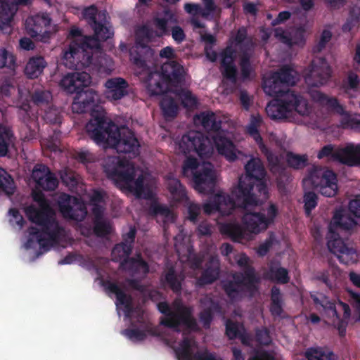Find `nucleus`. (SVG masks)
Returning <instances> with one entry per match:
<instances>
[{
  "mask_svg": "<svg viewBox=\"0 0 360 360\" xmlns=\"http://www.w3.org/2000/svg\"><path fill=\"white\" fill-rule=\"evenodd\" d=\"M246 176L240 177L232 195L219 192L203 205L204 212H219L230 215L236 207L246 209L257 205L269 198L264 166L259 158H252L245 165Z\"/></svg>",
  "mask_w": 360,
  "mask_h": 360,
  "instance_id": "obj_1",
  "label": "nucleus"
},
{
  "mask_svg": "<svg viewBox=\"0 0 360 360\" xmlns=\"http://www.w3.org/2000/svg\"><path fill=\"white\" fill-rule=\"evenodd\" d=\"M83 18L94 31L92 37H85L72 43L63 53L65 66L70 69L89 67L93 63V55L101 51V41L111 38L113 30L106 25L105 11H98L94 5L86 7L82 12Z\"/></svg>",
  "mask_w": 360,
  "mask_h": 360,
  "instance_id": "obj_2",
  "label": "nucleus"
},
{
  "mask_svg": "<svg viewBox=\"0 0 360 360\" xmlns=\"http://www.w3.org/2000/svg\"><path fill=\"white\" fill-rule=\"evenodd\" d=\"M33 199L39 203V207L30 205L25 209V212L28 219L40 229L34 226L28 229L29 238L25 245L27 249H30L37 243L40 249L48 251L51 246L59 242L64 229L60 226L55 212L42 193L36 192L33 195Z\"/></svg>",
  "mask_w": 360,
  "mask_h": 360,
  "instance_id": "obj_3",
  "label": "nucleus"
},
{
  "mask_svg": "<svg viewBox=\"0 0 360 360\" xmlns=\"http://www.w3.org/2000/svg\"><path fill=\"white\" fill-rule=\"evenodd\" d=\"M348 210L352 217L345 214L341 210H336L329 224L326 236L328 250L335 255L340 262L349 265L358 260V254L354 246L340 236V233L352 234L360 225V198L349 201Z\"/></svg>",
  "mask_w": 360,
  "mask_h": 360,
  "instance_id": "obj_4",
  "label": "nucleus"
},
{
  "mask_svg": "<svg viewBox=\"0 0 360 360\" xmlns=\"http://www.w3.org/2000/svg\"><path fill=\"white\" fill-rule=\"evenodd\" d=\"M91 115L92 118L87 122L85 129L88 136L95 143L106 145L119 153H129L134 156L139 154V142L129 128H119L102 112L95 111Z\"/></svg>",
  "mask_w": 360,
  "mask_h": 360,
  "instance_id": "obj_5",
  "label": "nucleus"
},
{
  "mask_svg": "<svg viewBox=\"0 0 360 360\" xmlns=\"http://www.w3.org/2000/svg\"><path fill=\"white\" fill-rule=\"evenodd\" d=\"M90 83L89 74L86 72H75L65 75L60 80V86L68 94H76L72 104L73 112L82 114L91 110L92 115L94 112L99 111L105 116L103 110L94 109L98 95L89 87Z\"/></svg>",
  "mask_w": 360,
  "mask_h": 360,
  "instance_id": "obj_6",
  "label": "nucleus"
},
{
  "mask_svg": "<svg viewBox=\"0 0 360 360\" xmlns=\"http://www.w3.org/2000/svg\"><path fill=\"white\" fill-rule=\"evenodd\" d=\"M103 170L108 179L122 183L128 188L140 196L144 191V176L139 174L136 179L134 165L124 158L110 156L105 159Z\"/></svg>",
  "mask_w": 360,
  "mask_h": 360,
  "instance_id": "obj_7",
  "label": "nucleus"
},
{
  "mask_svg": "<svg viewBox=\"0 0 360 360\" xmlns=\"http://www.w3.org/2000/svg\"><path fill=\"white\" fill-rule=\"evenodd\" d=\"M185 70L182 65L175 60L164 63L161 72L149 71L146 77L148 91L158 96L167 93L169 87H178L184 81Z\"/></svg>",
  "mask_w": 360,
  "mask_h": 360,
  "instance_id": "obj_8",
  "label": "nucleus"
},
{
  "mask_svg": "<svg viewBox=\"0 0 360 360\" xmlns=\"http://www.w3.org/2000/svg\"><path fill=\"white\" fill-rule=\"evenodd\" d=\"M196 118L209 134H212L211 138L220 155L229 162L238 159L237 153L241 155V153L237 150L233 142L227 136L228 132L221 129V121L213 112H202L196 115Z\"/></svg>",
  "mask_w": 360,
  "mask_h": 360,
  "instance_id": "obj_9",
  "label": "nucleus"
},
{
  "mask_svg": "<svg viewBox=\"0 0 360 360\" xmlns=\"http://www.w3.org/2000/svg\"><path fill=\"white\" fill-rule=\"evenodd\" d=\"M310 297L316 309L331 321L338 329L340 336H345L347 321L351 315L349 306L341 301L336 304L322 293L311 294Z\"/></svg>",
  "mask_w": 360,
  "mask_h": 360,
  "instance_id": "obj_10",
  "label": "nucleus"
},
{
  "mask_svg": "<svg viewBox=\"0 0 360 360\" xmlns=\"http://www.w3.org/2000/svg\"><path fill=\"white\" fill-rule=\"evenodd\" d=\"M182 174L184 176L192 175L193 188L199 193L209 194L214 191L216 172L212 163L204 162L199 166L195 158L188 157L182 165Z\"/></svg>",
  "mask_w": 360,
  "mask_h": 360,
  "instance_id": "obj_11",
  "label": "nucleus"
},
{
  "mask_svg": "<svg viewBox=\"0 0 360 360\" xmlns=\"http://www.w3.org/2000/svg\"><path fill=\"white\" fill-rule=\"evenodd\" d=\"M266 112L272 120L287 118L293 112L300 115L309 113L307 101L295 92H287L283 97L277 98L270 102L266 107Z\"/></svg>",
  "mask_w": 360,
  "mask_h": 360,
  "instance_id": "obj_12",
  "label": "nucleus"
},
{
  "mask_svg": "<svg viewBox=\"0 0 360 360\" xmlns=\"http://www.w3.org/2000/svg\"><path fill=\"white\" fill-rule=\"evenodd\" d=\"M157 307L158 311L165 315V317L160 319V325L176 331H179L181 326H184L191 330H198L197 321L193 318L190 307L178 304L176 311H173L167 302H160Z\"/></svg>",
  "mask_w": 360,
  "mask_h": 360,
  "instance_id": "obj_13",
  "label": "nucleus"
},
{
  "mask_svg": "<svg viewBox=\"0 0 360 360\" xmlns=\"http://www.w3.org/2000/svg\"><path fill=\"white\" fill-rule=\"evenodd\" d=\"M153 33L147 26H142L136 32L135 44L129 49L130 61L136 68L146 70L147 62L153 56L154 51L150 46Z\"/></svg>",
  "mask_w": 360,
  "mask_h": 360,
  "instance_id": "obj_14",
  "label": "nucleus"
},
{
  "mask_svg": "<svg viewBox=\"0 0 360 360\" xmlns=\"http://www.w3.org/2000/svg\"><path fill=\"white\" fill-rule=\"evenodd\" d=\"M308 179L313 186L326 197L335 196L338 191L337 174L331 169L313 166L309 171Z\"/></svg>",
  "mask_w": 360,
  "mask_h": 360,
  "instance_id": "obj_15",
  "label": "nucleus"
},
{
  "mask_svg": "<svg viewBox=\"0 0 360 360\" xmlns=\"http://www.w3.org/2000/svg\"><path fill=\"white\" fill-rule=\"evenodd\" d=\"M179 148L185 155L194 152L201 158L209 157L212 151L210 139L197 131L184 134L179 142Z\"/></svg>",
  "mask_w": 360,
  "mask_h": 360,
  "instance_id": "obj_16",
  "label": "nucleus"
},
{
  "mask_svg": "<svg viewBox=\"0 0 360 360\" xmlns=\"http://www.w3.org/2000/svg\"><path fill=\"white\" fill-rule=\"evenodd\" d=\"M277 214L276 206L271 203L263 212L245 213L242 218V221L248 231L257 234L266 230L274 222Z\"/></svg>",
  "mask_w": 360,
  "mask_h": 360,
  "instance_id": "obj_17",
  "label": "nucleus"
},
{
  "mask_svg": "<svg viewBox=\"0 0 360 360\" xmlns=\"http://www.w3.org/2000/svg\"><path fill=\"white\" fill-rule=\"evenodd\" d=\"M58 203L59 211L65 219L82 221L87 215L86 205L80 198L62 193Z\"/></svg>",
  "mask_w": 360,
  "mask_h": 360,
  "instance_id": "obj_18",
  "label": "nucleus"
},
{
  "mask_svg": "<svg viewBox=\"0 0 360 360\" xmlns=\"http://www.w3.org/2000/svg\"><path fill=\"white\" fill-rule=\"evenodd\" d=\"M316 100L322 104L327 105L335 113L342 115L340 126L343 129L360 128V114H350L345 110L336 98H330L321 92H316Z\"/></svg>",
  "mask_w": 360,
  "mask_h": 360,
  "instance_id": "obj_19",
  "label": "nucleus"
},
{
  "mask_svg": "<svg viewBox=\"0 0 360 360\" xmlns=\"http://www.w3.org/2000/svg\"><path fill=\"white\" fill-rule=\"evenodd\" d=\"M51 22V19L47 13H38L29 17L25 20L26 32L36 41L47 42L51 35V32L47 30Z\"/></svg>",
  "mask_w": 360,
  "mask_h": 360,
  "instance_id": "obj_20",
  "label": "nucleus"
},
{
  "mask_svg": "<svg viewBox=\"0 0 360 360\" xmlns=\"http://www.w3.org/2000/svg\"><path fill=\"white\" fill-rule=\"evenodd\" d=\"M332 70L323 57L314 59L306 75L305 81L311 86H319L326 84L331 77Z\"/></svg>",
  "mask_w": 360,
  "mask_h": 360,
  "instance_id": "obj_21",
  "label": "nucleus"
},
{
  "mask_svg": "<svg viewBox=\"0 0 360 360\" xmlns=\"http://www.w3.org/2000/svg\"><path fill=\"white\" fill-rule=\"evenodd\" d=\"M233 280L221 281V288L227 297L233 302L240 300L243 297V287L252 296L258 290L257 284L254 283V288H248L247 279L242 274H233Z\"/></svg>",
  "mask_w": 360,
  "mask_h": 360,
  "instance_id": "obj_22",
  "label": "nucleus"
},
{
  "mask_svg": "<svg viewBox=\"0 0 360 360\" xmlns=\"http://www.w3.org/2000/svg\"><path fill=\"white\" fill-rule=\"evenodd\" d=\"M32 178L36 186L46 191H54L58 185V180L49 167L44 164H37L32 172Z\"/></svg>",
  "mask_w": 360,
  "mask_h": 360,
  "instance_id": "obj_23",
  "label": "nucleus"
},
{
  "mask_svg": "<svg viewBox=\"0 0 360 360\" xmlns=\"http://www.w3.org/2000/svg\"><path fill=\"white\" fill-rule=\"evenodd\" d=\"M261 152L265 155L273 173H278L277 186L280 191L285 189L290 176L282 166L280 158L269 149L264 143L258 145Z\"/></svg>",
  "mask_w": 360,
  "mask_h": 360,
  "instance_id": "obj_24",
  "label": "nucleus"
},
{
  "mask_svg": "<svg viewBox=\"0 0 360 360\" xmlns=\"http://www.w3.org/2000/svg\"><path fill=\"white\" fill-rule=\"evenodd\" d=\"M236 53L231 46H227L219 53L221 72L224 78L233 84L238 81V70L234 63Z\"/></svg>",
  "mask_w": 360,
  "mask_h": 360,
  "instance_id": "obj_25",
  "label": "nucleus"
},
{
  "mask_svg": "<svg viewBox=\"0 0 360 360\" xmlns=\"http://www.w3.org/2000/svg\"><path fill=\"white\" fill-rule=\"evenodd\" d=\"M104 86L105 98L110 101L121 100L129 94V85L124 78L116 77L108 79Z\"/></svg>",
  "mask_w": 360,
  "mask_h": 360,
  "instance_id": "obj_26",
  "label": "nucleus"
},
{
  "mask_svg": "<svg viewBox=\"0 0 360 360\" xmlns=\"http://www.w3.org/2000/svg\"><path fill=\"white\" fill-rule=\"evenodd\" d=\"M220 275V261L217 255H211L205 263V268L196 280V285L202 288L217 281Z\"/></svg>",
  "mask_w": 360,
  "mask_h": 360,
  "instance_id": "obj_27",
  "label": "nucleus"
},
{
  "mask_svg": "<svg viewBox=\"0 0 360 360\" xmlns=\"http://www.w3.org/2000/svg\"><path fill=\"white\" fill-rule=\"evenodd\" d=\"M179 360H217L214 355L207 351L197 352L193 354L191 341L188 338L179 343V347L175 349Z\"/></svg>",
  "mask_w": 360,
  "mask_h": 360,
  "instance_id": "obj_28",
  "label": "nucleus"
},
{
  "mask_svg": "<svg viewBox=\"0 0 360 360\" xmlns=\"http://www.w3.org/2000/svg\"><path fill=\"white\" fill-rule=\"evenodd\" d=\"M200 303L203 307L199 313L200 321L205 329H209L213 321L214 314L220 313L221 307L217 301L208 296L201 298Z\"/></svg>",
  "mask_w": 360,
  "mask_h": 360,
  "instance_id": "obj_29",
  "label": "nucleus"
},
{
  "mask_svg": "<svg viewBox=\"0 0 360 360\" xmlns=\"http://www.w3.org/2000/svg\"><path fill=\"white\" fill-rule=\"evenodd\" d=\"M136 235V227L131 226L129 231L122 235V241L114 247L112 254L117 255L120 259L125 256H129L132 252Z\"/></svg>",
  "mask_w": 360,
  "mask_h": 360,
  "instance_id": "obj_30",
  "label": "nucleus"
},
{
  "mask_svg": "<svg viewBox=\"0 0 360 360\" xmlns=\"http://www.w3.org/2000/svg\"><path fill=\"white\" fill-rule=\"evenodd\" d=\"M262 88L266 94L275 98L283 97L287 92H294L287 89L274 73L263 80Z\"/></svg>",
  "mask_w": 360,
  "mask_h": 360,
  "instance_id": "obj_31",
  "label": "nucleus"
},
{
  "mask_svg": "<svg viewBox=\"0 0 360 360\" xmlns=\"http://www.w3.org/2000/svg\"><path fill=\"white\" fill-rule=\"evenodd\" d=\"M237 264L243 269V272L236 273L235 274H242L247 279V285L248 288H254V283H259V278L257 276L255 269L249 264V257L244 253L238 255L236 257Z\"/></svg>",
  "mask_w": 360,
  "mask_h": 360,
  "instance_id": "obj_32",
  "label": "nucleus"
},
{
  "mask_svg": "<svg viewBox=\"0 0 360 360\" xmlns=\"http://www.w3.org/2000/svg\"><path fill=\"white\" fill-rule=\"evenodd\" d=\"M17 9V5L11 0H0V29L11 26Z\"/></svg>",
  "mask_w": 360,
  "mask_h": 360,
  "instance_id": "obj_33",
  "label": "nucleus"
},
{
  "mask_svg": "<svg viewBox=\"0 0 360 360\" xmlns=\"http://www.w3.org/2000/svg\"><path fill=\"white\" fill-rule=\"evenodd\" d=\"M153 22L155 27L160 32L158 36L161 37L169 34L168 25L176 23L177 19L174 13L171 9L165 8L162 15L154 18Z\"/></svg>",
  "mask_w": 360,
  "mask_h": 360,
  "instance_id": "obj_34",
  "label": "nucleus"
},
{
  "mask_svg": "<svg viewBox=\"0 0 360 360\" xmlns=\"http://www.w3.org/2000/svg\"><path fill=\"white\" fill-rule=\"evenodd\" d=\"M47 63L42 56L31 57L25 68V74L30 79L38 77L46 67Z\"/></svg>",
  "mask_w": 360,
  "mask_h": 360,
  "instance_id": "obj_35",
  "label": "nucleus"
},
{
  "mask_svg": "<svg viewBox=\"0 0 360 360\" xmlns=\"http://www.w3.org/2000/svg\"><path fill=\"white\" fill-rule=\"evenodd\" d=\"M184 280V276L178 275L174 267H170L167 269L162 283L165 285L167 286L174 293L179 295L181 293L182 281Z\"/></svg>",
  "mask_w": 360,
  "mask_h": 360,
  "instance_id": "obj_36",
  "label": "nucleus"
},
{
  "mask_svg": "<svg viewBox=\"0 0 360 360\" xmlns=\"http://www.w3.org/2000/svg\"><path fill=\"white\" fill-rule=\"evenodd\" d=\"M167 188L174 202H185L188 200L186 190L177 179H169Z\"/></svg>",
  "mask_w": 360,
  "mask_h": 360,
  "instance_id": "obj_37",
  "label": "nucleus"
},
{
  "mask_svg": "<svg viewBox=\"0 0 360 360\" xmlns=\"http://www.w3.org/2000/svg\"><path fill=\"white\" fill-rule=\"evenodd\" d=\"M265 276L269 281L279 284H287L290 281L288 269L278 265L270 266Z\"/></svg>",
  "mask_w": 360,
  "mask_h": 360,
  "instance_id": "obj_38",
  "label": "nucleus"
},
{
  "mask_svg": "<svg viewBox=\"0 0 360 360\" xmlns=\"http://www.w3.org/2000/svg\"><path fill=\"white\" fill-rule=\"evenodd\" d=\"M102 285L104 287L106 292L115 295L117 305L120 304L123 306L132 300L131 297L126 294L116 283L106 280L102 281Z\"/></svg>",
  "mask_w": 360,
  "mask_h": 360,
  "instance_id": "obj_39",
  "label": "nucleus"
},
{
  "mask_svg": "<svg viewBox=\"0 0 360 360\" xmlns=\"http://www.w3.org/2000/svg\"><path fill=\"white\" fill-rule=\"evenodd\" d=\"M283 299L281 290L276 285H274L271 289V304L269 311L271 314L274 317H279L281 316L283 309Z\"/></svg>",
  "mask_w": 360,
  "mask_h": 360,
  "instance_id": "obj_40",
  "label": "nucleus"
},
{
  "mask_svg": "<svg viewBox=\"0 0 360 360\" xmlns=\"http://www.w3.org/2000/svg\"><path fill=\"white\" fill-rule=\"evenodd\" d=\"M150 211L151 215L157 217L158 221V217L162 218L164 226L169 222H173L174 220L173 212L167 205L153 203L150 205Z\"/></svg>",
  "mask_w": 360,
  "mask_h": 360,
  "instance_id": "obj_41",
  "label": "nucleus"
},
{
  "mask_svg": "<svg viewBox=\"0 0 360 360\" xmlns=\"http://www.w3.org/2000/svg\"><path fill=\"white\" fill-rule=\"evenodd\" d=\"M220 231L226 235L233 241H240L244 238V231L242 226L236 223H225L220 226Z\"/></svg>",
  "mask_w": 360,
  "mask_h": 360,
  "instance_id": "obj_42",
  "label": "nucleus"
},
{
  "mask_svg": "<svg viewBox=\"0 0 360 360\" xmlns=\"http://www.w3.org/2000/svg\"><path fill=\"white\" fill-rule=\"evenodd\" d=\"M122 259L120 263L121 266L127 268L129 270L141 269L143 274H148L149 272V266L141 257L139 256L138 258H134L125 256L122 257Z\"/></svg>",
  "mask_w": 360,
  "mask_h": 360,
  "instance_id": "obj_43",
  "label": "nucleus"
},
{
  "mask_svg": "<svg viewBox=\"0 0 360 360\" xmlns=\"http://www.w3.org/2000/svg\"><path fill=\"white\" fill-rule=\"evenodd\" d=\"M345 163L347 166L360 165V145H349L345 148L342 152Z\"/></svg>",
  "mask_w": 360,
  "mask_h": 360,
  "instance_id": "obj_44",
  "label": "nucleus"
},
{
  "mask_svg": "<svg viewBox=\"0 0 360 360\" xmlns=\"http://www.w3.org/2000/svg\"><path fill=\"white\" fill-rule=\"evenodd\" d=\"M295 71L288 65L281 68L278 72H274L275 76L281 79L283 84L288 89L289 86H293L296 83Z\"/></svg>",
  "mask_w": 360,
  "mask_h": 360,
  "instance_id": "obj_45",
  "label": "nucleus"
},
{
  "mask_svg": "<svg viewBox=\"0 0 360 360\" xmlns=\"http://www.w3.org/2000/svg\"><path fill=\"white\" fill-rule=\"evenodd\" d=\"M262 122V117L259 115H252L250 121L247 127L248 134L253 138L255 142L259 145L263 143L262 138L259 131V128Z\"/></svg>",
  "mask_w": 360,
  "mask_h": 360,
  "instance_id": "obj_46",
  "label": "nucleus"
},
{
  "mask_svg": "<svg viewBox=\"0 0 360 360\" xmlns=\"http://www.w3.org/2000/svg\"><path fill=\"white\" fill-rule=\"evenodd\" d=\"M304 356L307 360H335L333 352L319 347L308 348Z\"/></svg>",
  "mask_w": 360,
  "mask_h": 360,
  "instance_id": "obj_47",
  "label": "nucleus"
},
{
  "mask_svg": "<svg viewBox=\"0 0 360 360\" xmlns=\"http://www.w3.org/2000/svg\"><path fill=\"white\" fill-rule=\"evenodd\" d=\"M160 108L165 119L174 118L178 113V105L172 97H165L160 103Z\"/></svg>",
  "mask_w": 360,
  "mask_h": 360,
  "instance_id": "obj_48",
  "label": "nucleus"
},
{
  "mask_svg": "<svg viewBox=\"0 0 360 360\" xmlns=\"http://www.w3.org/2000/svg\"><path fill=\"white\" fill-rule=\"evenodd\" d=\"M345 150V148H341L338 150H334V148L332 145L328 144L324 146L319 152L317 155V158L319 159H322L323 158H330L334 160H337L344 165H346L345 159L342 154V152Z\"/></svg>",
  "mask_w": 360,
  "mask_h": 360,
  "instance_id": "obj_49",
  "label": "nucleus"
},
{
  "mask_svg": "<svg viewBox=\"0 0 360 360\" xmlns=\"http://www.w3.org/2000/svg\"><path fill=\"white\" fill-rule=\"evenodd\" d=\"M288 165L295 169H301L308 165V156L307 155H298L292 152L286 154Z\"/></svg>",
  "mask_w": 360,
  "mask_h": 360,
  "instance_id": "obj_50",
  "label": "nucleus"
},
{
  "mask_svg": "<svg viewBox=\"0 0 360 360\" xmlns=\"http://www.w3.org/2000/svg\"><path fill=\"white\" fill-rule=\"evenodd\" d=\"M15 189V183L12 176L4 169H0V191L11 195L14 193Z\"/></svg>",
  "mask_w": 360,
  "mask_h": 360,
  "instance_id": "obj_51",
  "label": "nucleus"
},
{
  "mask_svg": "<svg viewBox=\"0 0 360 360\" xmlns=\"http://www.w3.org/2000/svg\"><path fill=\"white\" fill-rule=\"evenodd\" d=\"M275 37L282 43L290 47L295 44H299L300 43L303 44L304 41L302 33H299L298 39H293L290 33L286 32L282 28H276L275 30Z\"/></svg>",
  "mask_w": 360,
  "mask_h": 360,
  "instance_id": "obj_52",
  "label": "nucleus"
},
{
  "mask_svg": "<svg viewBox=\"0 0 360 360\" xmlns=\"http://www.w3.org/2000/svg\"><path fill=\"white\" fill-rule=\"evenodd\" d=\"M360 22V7L352 6L349 13L346 22L342 25L343 32H350L354 27H358Z\"/></svg>",
  "mask_w": 360,
  "mask_h": 360,
  "instance_id": "obj_53",
  "label": "nucleus"
},
{
  "mask_svg": "<svg viewBox=\"0 0 360 360\" xmlns=\"http://www.w3.org/2000/svg\"><path fill=\"white\" fill-rule=\"evenodd\" d=\"M32 101L39 107L46 106L52 99L51 94L49 91L44 89H36L32 94Z\"/></svg>",
  "mask_w": 360,
  "mask_h": 360,
  "instance_id": "obj_54",
  "label": "nucleus"
},
{
  "mask_svg": "<svg viewBox=\"0 0 360 360\" xmlns=\"http://www.w3.org/2000/svg\"><path fill=\"white\" fill-rule=\"evenodd\" d=\"M13 136L9 129L0 128V157H5L7 155Z\"/></svg>",
  "mask_w": 360,
  "mask_h": 360,
  "instance_id": "obj_55",
  "label": "nucleus"
},
{
  "mask_svg": "<svg viewBox=\"0 0 360 360\" xmlns=\"http://www.w3.org/2000/svg\"><path fill=\"white\" fill-rule=\"evenodd\" d=\"M305 213L309 216L311 211L317 206L318 195L314 191L306 192L303 196Z\"/></svg>",
  "mask_w": 360,
  "mask_h": 360,
  "instance_id": "obj_56",
  "label": "nucleus"
},
{
  "mask_svg": "<svg viewBox=\"0 0 360 360\" xmlns=\"http://www.w3.org/2000/svg\"><path fill=\"white\" fill-rule=\"evenodd\" d=\"M43 118L46 123L51 124H60L62 116L58 109L56 108H49L46 110Z\"/></svg>",
  "mask_w": 360,
  "mask_h": 360,
  "instance_id": "obj_57",
  "label": "nucleus"
},
{
  "mask_svg": "<svg viewBox=\"0 0 360 360\" xmlns=\"http://www.w3.org/2000/svg\"><path fill=\"white\" fill-rule=\"evenodd\" d=\"M15 65V56L9 53L5 49H0V68L6 67L9 69H14Z\"/></svg>",
  "mask_w": 360,
  "mask_h": 360,
  "instance_id": "obj_58",
  "label": "nucleus"
},
{
  "mask_svg": "<svg viewBox=\"0 0 360 360\" xmlns=\"http://www.w3.org/2000/svg\"><path fill=\"white\" fill-rule=\"evenodd\" d=\"M94 231L96 236L103 237L110 234V226L103 219L94 220Z\"/></svg>",
  "mask_w": 360,
  "mask_h": 360,
  "instance_id": "obj_59",
  "label": "nucleus"
},
{
  "mask_svg": "<svg viewBox=\"0 0 360 360\" xmlns=\"http://www.w3.org/2000/svg\"><path fill=\"white\" fill-rule=\"evenodd\" d=\"M18 115L22 122L27 124L30 120H33L34 115L31 110V106L29 102H23L20 105Z\"/></svg>",
  "mask_w": 360,
  "mask_h": 360,
  "instance_id": "obj_60",
  "label": "nucleus"
},
{
  "mask_svg": "<svg viewBox=\"0 0 360 360\" xmlns=\"http://www.w3.org/2000/svg\"><path fill=\"white\" fill-rule=\"evenodd\" d=\"M240 73L243 79H248L250 76L252 67L250 56L248 53H243L240 60Z\"/></svg>",
  "mask_w": 360,
  "mask_h": 360,
  "instance_id": "obj_61",
  "label": "nucleus"
},
{
  "mask_svg": "<svg viewBox=\"0 0 360 360\" xmlns=\"http://www.w3.org/2000/svg\"><path fill=\"white\" fill-rule=\"evenodd\" d=\"M122 333L129 340L134 342L143 341L146 338V333L139 328L125 329Z\"/></svg>",
  "mask_w": 360,
  "mask_h": 360,
  "instance_id": "obj_62",
  "label": "nucleus"
},
{
  "mask_svg": "<svg viewBox=\"0 0 360 360\" xmlns=\"http://www.w3.org/2000/svg\"><path fill=\"white\" fill-rule=\"evenodd\" d=\"M241 330L239 329L238 323L231 320L226 322V335L230 340H234L238 338Z\"/></svg>",
  "mask_w": 360,
  "mask_h": 360,
  "instance_id": "obj_63",
  "label": "nucleus"
},
{
  "mask_svg": "<svg viewBox=\"0 0 360 360\" xmlns=\"http://www.w3.org/2000/svg\"><path fill=\"white\" fill-rule=\"evenodd\" d=\"M331 32L328 30H324L321 33L319 41L313 47V52L320 53L326 47L327 43L331 39Z\"/></svg>",
  "mask_w": 360,
  "mask_h": 360,
  "instance_id": "obj_64",
  "label": "nucleus"
}]
</instances>
